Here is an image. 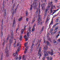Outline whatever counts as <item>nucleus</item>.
Wrapping results in <instances>:
<instances>
[{"instance_id":"f257e3e1","label":"nucleus","mask_w":60,"mask_h":60,"mask_svg":"<svg viewBox=\"0 0 60 60\" xmlns=\"http://www.w3.org/2000/svg\"><path fill=\"white\" fill-rule=\"evenodd\" d=\"M11 35L10 36L11 38L9 39V45H10L9 47H10L11 43H12L13 41V39L14 38V37H13L14 36V35L13 34V31L12 30L11 31Z\"/></svg>"},{"instance_id":"f03ea898","label":"nucleus","mask_w":60,"mask_h":60,"mask_svg":"<svg viewBox=\"0 0 60 60\" xmlns=\"http://www.w3.org/2000/svg\"><path fill=\"white\" fill-rule=\"evenodd\" d=\"M48 48L47 46H46L43 49H44V57H46L48 56V53L49 52L47 50H48Z\"/></svg>"},{"instance_id":"7ed1b4c3","label":"nucleus","mask_w":60,"mask_h":60,"mask_svg":"<svg viewBox=\"0 0 60 60\" xmlns=\"http://www.w3.org/2000/svg\"><path fill=\"white\" fill-rule=\"evenodd\" d=\"M41 51V48L40 47L38 50V54H39V58H40L41 56L42 52Z\"/></svg>"},{"instance_id":"20e7f679","label":"nucleus","mask_w":60,"mask_h":60,"mask_svg":"<svg viewBox=\"0 0 60 60\" xmlns=\"http://www.w3.org/2000/svg\"><path fill=\"white\" fill-rule=\"evenodd\" d=\"M6 50L5 51V53H6V56L7 57L9 56V55L8 54V52L9 51L7 49V47H6Z\"/></svg>"},{"instance_id":"39448f33","label":"nucleus","mask_w":60,"mask_h":60,"mask_svg":"<svg viewBox=\"0 0 60 60\" xmlns=\"http://www.w3.org/2000/svg\"><path fill=\"white\" fill-rule=\"evenodd\" d=\"M16 22L15 21V18L14 19V21L13 22V26L15 27V26Z\"/></svg>"},{"instance_id":"423d86ee","label":"nucleus","mask_w":60,"mask_h":60,"mask_svg":"<svg viewBox=\"0 0 60 60\" xmlns=\"http://www.w3.org/2000/svg\"><path fill=\"white\" fill-rule=\"evenodd\" d=\"M44 26H43L42 27V29L41 30L40 32V33L41 34L42 33V32L43 31V30H44Z\"/></svg>"},{"instance_id":"0eeeda50","label":"nucleus","mask_w":60,"mask_h":60,"mask_svg":"<svg viewBox=\"0 0 60 60\" xmlns=\"http://www.w3.org/2000/svg\"><path fill=\"white\" fill-rule=\"evenodd\" d=\"M53 19H52V21H51V22L50 23V24L49 25V28L48 29L49 30V28L50 27V25L51 24H53Z\"/></svg>"},{"instance_id":"6e6552de","label":"nucleus","mask_w":60,"mask_h":60,"mask_svg":"<svg viewBox=\"0 0 60 60\" xmlns=\"http://www.w3.org/2000/svg\"><path fill=\"white\" fill-rule=\"evenodd\" d=\"M4 11L5 14H3V15L4 16H6L7 14V11L6 9H5Z\"/></svg>"},{"instance_id":"1a4fd4ad","label":"nucleus","mask_w":60,"mask_h":60,"mask_svg":"<svg viewBox=\"0 0 60 60\" xmlns=\"http://www.w3.org/2000/svg\"><path fill=\"white\" fill-rule=\"evenodd\" d=\"M26 47V49H25V51H24V54H26V52L27 50V49H28V47H26H26Z\"/></svg>"},{"instance_id":"9d476101","label":"nucleus","mask_w":60,"mask_h":60,"mask_svg":"<svg viewBox=\"0 0 60 60\" xmlns=\"http://www.w3.org/2000/svg\"><path fill=\"white\" fill-rule=\"evenodd\" d=\"M45 43H46L48 45L50 46V45L49 42L48 41H46Z\"/></svg>"},{"instance_id":"9b49d317","label":"nucleus","mask_w":60,"mask_h":60,"mask_svg":"<svg viewBox=\"0 0 60 60\" xmlns=\"http://www.w3.org/2000/svg\"><path fill=\"white\" fill-rule=\"evenodd\" d=\"M58 24V23H56L52 27V28H54V27H55V26H56Z\"/></svg>"},{"instance_id":"f8f14e48","label":"nucleus","mask_w":60,"mask_h":60,"mask_svg":"<svg viewBox=\"0 0 60 60\" xmlns=\"http://www.w3.org/2000/svg\"><path fill=\"white\" fill-rule=\"evenodd\" d=\"M40 21H42V19H40V17H39L38 18V23L39 24V22H40Z\"/></svg>"},{"instance_id":"ddd939ff","label":"nucleus","mask_w":60,"mask_h":60,"mask_svg":"<svg viewBox=\"0 0 60 60\" xmlns=\"http://www.w3.org/2000/svg\"><path fill=\"white\" fill-rule=\"evenodd\" d=\"M53 51L52 49L51 50V56H52L53 54Z\"/></svg>"},{"instance_id":"4468645a","label":"nucleus","mask_w":60,"mask_h":60,"mask_svg":"<svg viewBox=\"0 0 60 60\" xmlns=\"http://www.w3.org/2000/svg\"><path fill=\"white\" fill-rule=\"evenodd\" d=\"M23 39V37L22 36V35H21V36H20L19 38V40H21V41L22 40V39Z\"/></svg>"},{"instance_id":"2eb2a0df","label":"nucleus","mask_w":60,"mask_h":60,"mask_svg":"<svg viewBox=\"0 0 60 60\" xmlns=\"http://www.w3.org/2000/svg\"><path fill=\"white\" fill-rule=\"evenodd\" d=\"M17 10V8L15 9V11H13V13H12V15H14V12L15 13V12H16V11Z\"/></svg>"},{"instance_id":"dca6fc26","label":"nucleus","mask_w":60,"mask_h":60,"mask_svg":"<svg viewBox=\"0 0 60 60\" xmlns=\"http://www.w3.org/2000/svg\"><path fill=\"white\" fill-rule=\"evenodd\" d=\"M34 43H32V46H31V47L30 48L31 49H32L33 48V46H34Z\"/></svg>"},{"instance_id":"f3484780","label":"nucleus","mask_w":60,"mask_h":60,"mask_svg":"<svg viewBox=\"0 0 60 60\" xmlns=\"http://www.w3.org/2000/svg\"><path fill=\"white\" fill-rule=\"evenodd\" d=\"M3 19L2 20V24L1 25V26H2V27L1 28L2 30L3 29Z\"/></svg>"},{"instance_id":"a211bd4d","label":"nucleus","mask_w":60,"mask_h":60,"mask_svg":"<svg viewBox=\"0 0 60 60\" xmlns=\"http://www.w3.org/2000/svg\"><path fill=\"white\" fill-rule=\"evenodd\" d=\"M50 8V6L48 5L47 6V9L48 10Z\"/></svg>"},{"instance_id":"6ab92c4d","label":"nucleus","mask_w":60,"mask_h":60,"mask_svg":"<svg viewBox=\"0 0 60 60\" xmlns=\"http://www.w3.org/2000/svg\"><path fill=\"white\" fill-rule=\"evenodd\" d=\"M37 41H38V43H40L41 41V40H39L38 39L37 40Z\"/></svg>"},{"instance_id":"aec40b11","label":"nucleus","mask_w":60,"mask_h":60,"mask_svg":"<svg viewBox=\"0 0 60 60\" xmlns=\"http://www.w3.org/2000/svg\"><path fill=\"white\" fill-rule=\"evenodd\" d=\"M28 42H26L25 43V44L24 45L25 47H26V46H27L28 45Z\"/></svg>"},{"instance_id":"412c9836","label":"nucleus","mask_w":60,"mask_h":60,"mask_svg":"<svg viewBox=\"0 0 60 60\" xmlns=\"http://www.w3.org/2000/svg\"><path fill=\"white\" fill-rule=\"evenodd\" d=\"M58 29V28L57 27H56L55 28V31H56V32H57V29Z\"/></svg>"},{"instance_id":"4be33fe9","label":"nucleus","mask_w":60,"mask_h":60,"mask_svg":"<svg viewBox=\"0 0 60 60\" xmlns=\"http://www.w3.org/2000/svg\"><path fill=\"white\" fill-rule=\"evenodd\" d=\"M30 10L31 11L32 10V4L31 5V6L30 7Z\"/></svg>"},{"instance_id":"5701e85b","label":"nucleus","mask_w":60,"mask_h":60,"mask_svg":"<svg viewBox=\"0 0 60 60\" xmlns=\"http://www.w3.org/2000/svg\"><path fill=\"white\" fill-rule=\"evenodd\" d=\"M52 3H53L52 2V1H51L50 2V3L49 2V5H51L52 4Z\"/></svg>"},{"instance_id":"b1692460","label":"nucleus","mask_w":60,"mask_h":60,"mask_svg":"<svg viewBox=\"0 0 60 60\" xmlns=\"http://www.w3.org/2000/svg\"><path fill=\"white\" fill-rule=\"evenodd\" d=\"M24 31V30H23V29H22V31H21V33H22V34H23V33Z\"/></svg>"},{"instance_id":"393cba45","label":"nucleus","mask_w":60,"mask_h":60,"mask_svg":"<svg viewBox=\"0 0 60 60\" xmlns=\"http://www.w3.org/2000/svg\"><path fill=\"white\" fill-rule=\"evenodd\" d=\"M3 53H2V55L1 56L0 60H2V59H3Z\"/></svg>"},{"instance_id":"a878e982","label":"nucleus","mask_w":60,"mask_h":60,"mask_svg":"<svg viewBox=\"0 0 60 60\" xmlns=\"http://www.w3.org/2000/svg\"><path fill=\"white\" fill-rule=\"evenodd\" d=\"M59 10V8H58L57 10H53V11H54V12H56V11H58Z\"/></svg>"},{"instance_id":"bb28decb","label":"nucleus","mask_w":60,"mask_h":60,"mask_svg":"<svg viewBox=\"0 0 60 60\" xmlns=\"http://www.w3.org/2000/svg\"><path fill=\"white\" fill-rule=\"evenodd\" d=\"M28 12L27 11H26L25 14L26 16H27L28 15Z\"/></svg>"},{"instance_id":"cd10ccee","label":"nucleus","mask_w":60,"mask_h":60,"mask_svg":"<svg viewBox=\"0 0 60 60\" xmlns=\"http://www.w3.org/2000/svg\"><path fill=\"white\" fill-rule=\"evenodd\" d=\"M16 43V41H15V43H14V48L15 47H16V45H15V43Z\"/></svg>"},{"instance_id":"c85d7f7f","label":"nucleus","mask_w":60,"mask_h":60,"mask_svg":"<svg viewBox=\"0 0 60 60\" xmlns=\"http://www.w3.org/2000/svg\"><path fill=\"white\" fill-rule=\"evenodd\" d=\"M38 11H39V14L40 13V12H41L39 8L38 9Z\"/></svg>"},{"instance_id":"c756f323","label":"nucleus","mask_w":60,"mask_h":60,"mask_svg":"<svg viewBox=\"0 0 60 60\" xmlns=\"http://www.w3.org/2000/svg\"><path fill=\"white\" fill-rule=\"evenodd\" d=\"M53 59V58L52 57H50V58H49V60H52Z\"/></svg>"},{"instance_id":"7c9ffc66","label":"nucleus","mask_w":60,"mask_h":60,"mask_svg":"<svg viewBox=\"0 0 60 60\" xmlns=\"http://www.w3.org/2000/svg\"><path fill=\"white\" fill-rule=\"evenodd\" d=\"M9 36H10V35H8V37L7 38V40H8L9 39Z\"/></svg>"},{"instance_id":"2f4dec72","label":"nucleus","mask_w":60,"mask_h":60,"mask_svg":"<svg viewBox=\"0 0 60 60\" xmlns=\"http://www.w3.org/2000/svg\"><path fill=\"white\" fill-rule=\"evenodd\" d=\"M1 37H2L3 36V32L2 31L1 32Z\"/></svg>"},{"instance_id":"473e14b6","label":"nucleus","mask_w":60,"mask_h":60,"mask_svg":"<svg viewBox=\"0 0 60 60\" xmlns=\"http://www.w3.org/2000/svg\"><path fill=\"white\" fill-rule=\"evenodd\" d=\"M53 28H52V29H51L50 31V33H51V32L53 31Z\"/></svg>"},{"instance_id":"72a5a7b5","label":"nucleus","mask_w":60,"mask_h":60,"mask_svg":"<svg viewBox=\"0 0 60 60\" xmlns=\"http://www.w3.org/2000/svg\"><path fill=\"white\" fill-rule=\"evenodd\" d=\"M22 19V17H21V18H20L19 19V21H20Z\"/></svg>"},{"instance_id":"f704fd0d","label":"nucleus","mask_w":60,"mask_h":60,"mask_svg":"<svg viewBox=\"0 0 60 60\" xmlns=\"http://www.w3.org/2000/svg\"><path fill=\"white\" fill-rule=\"evenodd\" d=\"M18 51H17L15 52V53L16 54H17V56H18Z\"/></svg>"},{"instance_id":"c9c22d12","label":"nucleus","mask_w":60,"mask_h":60,"mask_svg":"<svg viewBox=\"0 0 60 60\" xmlns=\"http://www.w3.org/2000/svg\"><path fill=\"white\" fill-rule=\"evenodd\" d=\"M59 20V19H57L56 20V22H58Z\"/></svg>"},{"instance_id":"e433bc0d","label":"nucleus","mask_w":60,"mask_h":60,"mask_svg":"<svg viewBox=\"0 0 60 60\" xmlns=\"http://www.w3.org/2000/svg\"><path fill=\"white\" fill-rule=\"evenodd\" d=\"M46 57L45 56H44L42 58L43 60H45Z\"/></svg>"},{"instance_id":"4c0bfd02","label":"nucleus","mask_w":60,"mask_h":60,"mask_svg":"<svg viewBox=\"0 0 60 60\" xmlns=\"http://www.w3.org/2000/svg\"><path fill=\"white\" fill-rule=\"evenodd\" d=\"M48 40L49 41H50V42H51V38H48Z\"/></svg>"},{"instance_id":"58836bf2","label":"nucleus","mask_w":60,"mask_h":60,"mask_svg":"<svg viewBox=\"0 0 60 60\" xmlns=\"http://www.w3.org/2000/svg\"><path fill=\"white\" fill-rule=\"evenodd\" d=\"M22 58V57L21 56H20L19 57V60H20Z\"/></svg>"},{"instance_id":"ea45409f","label":"nucleus","mask_w":60,"mask_h":60,"mask_svg":"<svg viewBox=\"0 0 60 60\" xmlns=\"http://www.w3.org/2000/svg\"><path fill=\"white\" fill-rule=\"evenodd\" d=\"M27 35L28 36H30V35H29V33H28V32L27 33Z\"/></svg>"},{"instance_id":"a19ab883","label":"nucleus","mask_w":60,"mask_h":60,"mask_svg":"<svg viewBox=\"0 0 60 60\" xmlns=\"http://www.w3.org/2000/svg\"><path fill=\"white\" fill-rule=\"evenodd\" d=\"M25 40L26 41H27L28 40V38H25Z\"/></svg>"},{"instance_id":"79ce46f5","label":"nucleus","mask_w":60,"mask_h":60,"mask_svg":"<svg viewBox=\"0 0 60 60\" xmlns=\"http://www.w3.org/2000/svg\"><path fill=\"white\" fill-rule=\"evenodd\" d=\"M42 5H43V6H44H44H45V3H43Z\"/></svg>"},{"instance_id":"37998d69","label":"nucleus","mask_w":60,"mask_h":60,"mask_svg":"<svg viewBox=\"0 0 60 60\" xmlns=\"http://www.w3.org/2000/svg\"><path fill=\"white\" fill-rule=\"evenodd\" d=\"M46 58L48 60H49V57L48 56L46 57Z\"/></svg>"},{"instance_id":"c03bdc74","label":"nucleus","mask_w":60,"mask_h":60,"mask_svg":"<svg viewBox=\"0 0 60 60\" xmlns=\"http://www.w3.org/2000/svg\"><path fill=\"white\" fill-rule=\"evenodd\" d=\"M28 19H29L27 18H26V21H28Z\"/></svg>"},{"instance_id":"a18cd8bd","label":"nucleus","mask_w":60,"mask_h":60,"mask_svg":"<svg viewBox=\"0 0 60 60\" xmlns=\"http://www.w3.org/2000/svg\"><path fill=\"white\" fill-rule=\"evenodd\" d=\"M40 46V44H39V45H38V47H37L38 49L39 48V47Z\"/></svg>"},{"instance_id":"49530a36","label":"nucleus","mask_w":60,"mask_h":60,"mask_svg":"<svg viewBox=\"0 0 60 60\" xmlns=\"http://www.w3.org/2000/svg\"><path fill=\"white\" fill-rule=\"evenodd\" d=\"M48 9H45V13H47V11H48Z\"/></svg>"},{"instance_id":"de8ad7c7","label":"nucleus","mask_w":60,"mask_h":60,"mask_svg":"<svg viewBox=\"0 0 60 60\" xmlns=\"http://www.w3.org/2000/svg\"><path fill=\"white\" fill-rule=\"evenodd\" d=\"M42 23H43V22H41L40 23V24H39V25H42Z\"/></svg>"},{"instance_id":"09e8293b","label":"nucleus","mask_w":60,"mask_h":60,"mask_svg":"<svg viewBox=\"0 0 60 60\" xmlns=\"http://www.w3.org/2000/svg\"><path fill=\"white\" fill-rule=\"evenodd\" d=\"M26 35H25L24 36V38H26Z\"/></svg>"},{"instance_id":"8fccbe9b","label":"nucleus","mask_w":60,"mask_h":60,"mask_svg":"<svg viewBox=\"0 0 60 60\" xmlns=\"http://www.w3.org/2000/svg\"><path fill=\"white\" fill-rule=\"evenodd\" d=\"M4 5H3V10H4Z\"/></svg>"},{"instance_id":"3c124183","label":"nucleus","mask_w":60,"mask_h":60,"mask_svg":"<svg viewBox=\"0 0 60 60\" xmlns=\"http://www.w3.org/2000/svg\"><path fill=\"white\" fill-rule=\"evenodd\" d=\"M13 56H15L16 55L15 54V53H13Z\"/></svg>"},{"instance_id":"603ef678","label":"nucleus","mask_w":60,"mask_h":60,"mask_svg":"<svg viewBox=\"0 0 60 60\" xmlns=\"http://www.w3.org/2000/svg\"><path fill=\"white\" fill-rule=\"evenodd\" d=\"M19 43L17 44V46L18 47V46H19Z\"/></svg>"},{"instance_id":"864d4df0","label":"nucleus","mask_w":60,"mask_h":60,"mask_svg":"<svg viewBox=\"0 0 60 60\" xmlns=\"http://www.w3.org/2000/svg\"><path fill=\"white\" fill-rule=\"evenodd\" d=\"M53 16L54 17H53V18H54V17H55L57 16V15H55L54 16L53 15Z\"/></svg>"},{"instance_id":"5fc2aeb1","label":"nucleus","mask_w":60,"mask_h":60,"mask_svg":"<svg viewBox=\"0 0 60 60\" xmlns=\"http://www.w3.org/2000/svg\"><path fill=\"white\" fill-rule=\"evenodd\" d=\"M50 10H51V11H50L51 13H52V8H51V9H50Z\"/></svg>"},{"instance_id":"6e6d98bb","label":"nucleus","mask_w":60,"mask_h":60,"mask_svg":"<svg viewBox=\"0 0 60 60\" xmlns=\"http://www.w3.org/2000/svg\"><path fill=\"white\" fill-rule=\"evenodd\" d=\"M32 50V49H31L30 50V53H31Z\"/></svg>"},{"instance_id":"4d7b16f0","label":"nucleus","mask_w":60,"mask_h":60,"mask_svg":"<svg viewBox=\"0 0 60 60\" xmlns=\"http://www.w3.org/2000/svg\"><path fill=\"white\" fill-rule=\"evenodd\" d=\"M23 59H24L25 58V55H24L22 57Z\"/></svg>"},{"instance_id":"13d9d810","label":"nucleus","mask_w":60,"mask_h":60,"mask_svg":"<svg viewBox=\"0 0 60 60\" xmlns=\"http://www.w3.org/2000/svg\"><path fill=\"white\" fill-rule=\"evenodd\" d=\"M53 41H55L54 42V43H55L56 42V41H55V40L54 39L53 40Z\"/></svg>"},{"instance_id":"bf43d9fd","label":"nucleus","mask_w":60,"mask_h":60,"mask_svg":"<svg viewBox=\"0 0 60 60\" xmlns=\"http://www.w3.org/2000/svg\"><path fill=\"white\" fill-rule=\"evenodd\" d=\"M30 29L31 28L30 27H29V31H30Z\"/></svg>"},{"instance_id":"052dcab7","label":"nucleus","mask_w":60,"mask_h":60,"mask_svg":"<svg viewBox=\"0 0 60 60\" xmlns=\"http://www.w3.org/2000/svg\"><path fill=\"white\" fill-rule=\"evenodd\" d=\"M41 7H42V10H43V8L44 7L43 6H42V5H41Z\"/></svg>"},{"instance_id":"680f3d73","label":"nucleus","mask_w":60,"mask_h":60,"mask_svg":"<svg viewBox=\"0 0 60 60\" xmlns=\"http://www.w3.org/2000/svg\"><path fill=\"white\" fill-rule=\"evenodd\" d=\"M59 36V34H58L56 36V38H58Z\"/></svg>"},{"instance_id":"e2e57ef3","label":"nucleus","mask_w":60,"mask_h":60,"mask_svg":"<svg viewBox=\"0 0 60 60\" xmlns=\"http://www.w3.org/2000/svg\"><path fill=\"white\" fill-rule=\"evenodd\" d=\"M5 44V41H4V42L3 43V46H4V45Z\"/></svg>"},{"instance_id":"0e129e2a","label":"nucleus","mask_w":60,"mask_h":60,"mask_svg":"<svg viewBox=\"0 0 60 60\" xmlns=\"http://www.w3.org/2000/svg\"><path fill=\"white\" fill-rule=\"evenodd\" d=\"M34 28H33L32 30V32H34Z\"/></svg>"},{"instance_id":"69168bd1","label":"nucleus","mask_w":60,"mask_h":60,"mask_svg":"<svg viewBox=\"0 0 60 60\" xmlns=\"http://www.w3.org/2000/svg\"><path fill=\"white\" fill-rule=\"evenodd\" d=\"M48 18H47V19L46 20V22H45V23H47V21L48 20Z\"/></svg>"},{"instance_id":"338daca9","label":"nucleus","mask_w":60,"mask_h":60,"mask_svg":"<svg viewBox=\"0 0 60 60\" xmlns=\"http://www.w3.org/2000/svg\"><path fill=\"white\" fill-rule=\"evenodd\" d=\"M49 33H48V34L47 35V36L48 37H49Z\"/></svg>"},{"instance_id":"774afa93","label":"nucleus","mask_w":60,"mask_h":60,"mask_svg":"<svg viewBox=\"0 0 60 60\" xmlns=\"http://www.w3.org/2000/svg\"><path fill=\"white\" fill-rule=\"evenodd\" d=\"M54 33L53 32H52V33H51V34H52V35H53V34Z\"/></svg>"}]
</instances>
